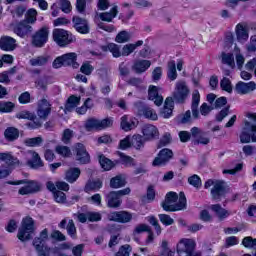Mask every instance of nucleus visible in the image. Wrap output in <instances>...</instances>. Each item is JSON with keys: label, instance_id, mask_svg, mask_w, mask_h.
<instances>
[{"label": "nucleus", "instance_id": "1", "mask_svg": "<svg viewBox=\"0 0 256 256\" xmlns=\"http://www.w3.org/2000/svg\"><path fill=\"white\" fill-rule=\"evenodd\" d=\"M177 199H179L178 203ZM185 207H187V198L183 192H180L179 195L175 192H169L166 195L165 201L162 202V209L164 211H183Z\"/></svg>", "mask_w": 256, "mask_h": 256}, {"label": "nucleus", "instance_id": "2", "mask_svg": "<svg viewBox=\"0 0 256 256\" xmlns=\"http://www.w3.org/2000/svg\"><path fill=\"white\" fill-rule=\"evenodd\" d=\"M197 243L191 238H182L176 245V251L178 256H200L195 252Z\"/></svg>", "mask_w": 256, "mask_h": 256}, {"label": "nucleus", "instance_id": "3", "mask_svg": "<svg viewBox=\"0 0 256 256\" xmlns=\"http://www.w3.org/2000/svg\"><path fill=\"white\" fill-rule=\"evenodd\" d=\"M7 185H24L19 189V195H33L41 191V184L33 180L8 181Z\"/></svg>", "mask_w": 256, "mask_h": 256}, {"label": "nucleus", "instance_id": "4", "mask_svg": "<svg viewBox=\"0 0 256 256\" xmlns=\"http://www.w3.org/2000/svg\"><path fill=\"white\" fill-rule=\"evenodd\" d=\"M129 193H131L130 188H125L122 190L109 192L105 196V201H106L107 207H109L110 209H117V208L121 207V204L123 203L121 198L125 195H129Z\"/></svg>", "mask_w": 256, "mask_h": 256}, {"label": "nucleus", "instance_id": "5", "mask_svg": "<svg viewBox=\"0 0 256 256\" xmlns=\"http://www.w3.org/2000/svg\"><path fill=\"white\" fill-rule=\"evenodd\" d=\"M35 231V222L33 218L26 217L22 220V225L18 230L17 237L19 241L25 242L31 240V235Z\"/></svg>", "mask_w": 256, "mask_h": 256}, {"label": "nucleus", "instance_id": "6", "mask_svg": "<svg viewBox=\"0 0 256 256\" xmlns=\"http://www.w3.org/2000/svg\"><path fill=\"white\" fill-rule=\"evenodd\" d=\"M52 37L53 41H55L56 45L59 47H67V45H71V43L75 41V36H73V34L61 28L54 29Z\"/></svg>", "mask_w": 256, "mask_h": 256}, {"label": "nucleus", "instance_id": "7", "mask_svg": "<svg viewBox=\"0 0 256 256\" xmlns=\"http://www.w3.org/2000/svg\"><path fill=\"white\" fill-rule=\"evenodd\" d=\"M240 143H256V124H253L247 120L244 121V126L241 129L239 135Z\"/></svg>", "mask_w": 256, "mask_h": 256}, {"label": "nucleus", "instance_id": "8", "mask_svg": "<svg viewBox=\"0 0 256 256\" xmlns=\"http://www.w3.org/2000/svg\"><path fill=\"white\" fill-rule=\"evenodd\" d=\"M112 126L113 120L111 118H105L103 120L89 118L84 124L86 131H103V129H107Z\"/></svg>", "mask_w": 256, "mask_h": 256}, {"label": "nucleus", "instance_id": "9", "mask_svg": "<svg viewBox=\"0 0 256 256\" xmlns=\"http://www.w3.org/2000/svg\"><path fill=\"white\" fill-rule=\"evenodd\" d=\"M209 187H213L211 189L212 198L219 201L221 199V195L225 193V182L221 180L209 179L205 182L204 188L209 189Z\"/></svg>", "mask_w": 256, "mask_h": 256}, {"label": "nucleus", "instance_id": "10", "mask_svg": "<svg viewBox=\"0 0 256 256\" xmlns=\"http://www.w3.org/2000/svg\"><path fill=\"white\" fill-rule=\"evenodd\" d=\"M50 30L48 26H43L32 35V45L34 47H44L49 41Z\"/></svg>", "mask_w": 256, "mask_h": 256}, {"label": "nucleus", "instance_id": "11", "mask_svg": "<svg viewBox=\"0 0 256 256\" xmlns=\"http://www.w3.org/2000/svg\"><path fill=\"white\" fill-rule=\"evenodd\" d=\"M235 36L238 43L245 45L249 41V27L247 23L240 22L235 26Z\"/></svg>", "mask_w": 256, "mask_h": 256}, {"label": "nucleus", "instance_id": "12", "mask_svg": "<svg viewBox=\"0 0 256 256\" xmlns=\"http://www.w3.org/2000/svg\"><path fill=\"white\" fill-rule=\"evenodd\" d=\"M189 95V88L184 81H180L176 83V88L173 93V99L176 103H183L187 96Z\"/></svg>", "mask_w": 256, "mask_h": 256}, {"label": "nucleus", "instance_id": "13", "mask_svg": "<svg viewBox=\"0 0 256 256\" xmlns=\"http://www.w3.org/2000/svg\"><path fill=\"white\" fill-rule=\"evenodd\" d=\"M171 159H173V150L164 148L160 150L152 165L154 167H163L166 163L171 161Z\"/></svg>", "mask_w": 256, "mask_h": 256}, {"label": "nucleus", "instance_id": "14", "mask_svg": "<svg viewBox=\"0 0 256 256\" xmlns=\"http://www.w3.org/2000/svg\"><path fill=\"white\" fill-rule=\"evenodd\" d=\"M13 32L21 39H27L33 33V26L23 20L14 26Z\"/></svg>", "mask_w": 256, "mask_h": 256}, {"label": "nucleus", "instance_id": "15", "mask_svg": "<svg viewBox=\"0 0 256 256\" xmlns=\"http://www.w3.org/2000/svg\"><path fill=\"white\" fill-rule=\"evenodd\" d=\"M74 152L76 153V161L81 165H87L91 161V156H89V152L82 143L75 144Z\"/></svg>", "mask_w": 256, "mask_h": 256}, {"label": "nucleus", "instance_id": "16", "mask_svg": "<svg viewBox=\"0 0 256 256\" xmlns=\"http://www.w3.org/2000/svg\"><path fill=\"white\" fill-rule=\"evenodd\" d=\"M108 219L116 223H129L133 219V215L127 211H114L108 214Z\"/></svg>", "mask_w": 256, "mask_h": 256}, {"label": "nucleus", "instance_id": "17", "mask_svg": "<svg viewBox=\"0 0 256 256\" xmlns=\"http://www.w3.org/2000/svg\"><path fill=\"white\" fill-rule=\"evenodd\" d=\"M256 90V83L254 81L243 82L239 81L235 86V91L238 95H249Z\"/></svg>", "mask_w": 256, "mask_h": 256}, {"label": "nucleus", "instance_id": "18", "mask_svg": "<svg viewBox=\"0 0 256 256\" xmlns=\"http://www.w3.org/2000/svg\"><path fill=\"white\" fill-rule=\"evenodd\" d=\"M137 112L140 117H144V119H149L150 121H157L159 119L157 112L153 108L141 103L138 105Z\"/></svg>", "mask_w": 256, "mask_h": 256}, {"label": "nucleus", "instance_id": "19", "mask_svg": "<svg viewBox=\"0 0 256 256\" xmlns=\"http://www.w3.org/2000/svg\"><path fill=\"white\" fill-rule=\"evenodd\" d=\"M0 49L7 52L15 51L17 40L11 36H2L0 38Z\"/></svg>", "mask_w": 256, "mask_h": 256}, {"label": "nucleus", "instance_id": "20", "mask_svg": "<svg viewBox=\"0 0 256 256\" xmlns=\"http://www.w3.org/2000/svg\"><path fill=\"white\" fill-rule=\"evenodd\" d=\"M139 125V120L135 117L124 115L121 117V129L123 131H133Z\"/></svg>", "mask_w": 256, "mask_h": 256}, {"label": "nucleus", "instance_id": "21", "mask_svg": "<svg viewBox=\"0 0 256 256\" xmlns=\"http://www.w3.org/2000/svg\"><path fill=\"white\" fill-rule=\"evenodd\" d=\"M72 23L78 33H82L83 35H87V33H89V23L86 19H83L79 16H74Z\"/></svg>", "mask_w": 256, "mask_h": 256}, {"label": "nucleus", "instance_id": "22", "mask_svg": "<svg viewBox=\"0 0 256 256\" xmlns=\"http://www.w3.org/2000/svg\"><path fill=\"white\" fill-rule=\"evenodd\" d=\"M142 133L146 141H153V139L159 137V130L151 124L144 125L142 127Z\"/></svg>", "mask_w": 256, "mask_h": 256}, {"label": "nucleus", "instance_id": "23", "mask_svg": "<svg viewBox=\"0 0 256 256\" xmlns=\"http://www.w3.org/2000/svg\"><path fill=\"white\" fill-rule=\"evenodd\" d=\"M51 114V104L46 99H43L38 104L37 115L40 119H47Z\"/></svg>", "mask_w": 256, "mask_h": 256}, {"label": "nucleus", "instance_id": "24", "mask_svg": "<svg viewBox=\"0 0 256 256\" xmlns=\"http://www.w3.org/2000/svg\"><path fill=\"white\" fill-rule=\"evenodd\" d=\"M28 154L31 155V159L27 161V165L30 166L31 169H41V167L44 166L39 153L35 151H28Z\"/></svg>", "mask_w": 256, "mask_h": 256}, {"label": "nucleus", "instance_id": "25", "mask_svg": "<svg viewBox=\"0 0 256 256\" xmlns=\"http://www.w3.org/2000/svg\"><path fill=\"white\" fill-rule=\"evenodd\" d=\"M148 99H150V101H154L157 107H160V105H163V96L159 95V88H157L156 86L149 87Z\"/></svg>", "mask_w": 256, "mask_h": 256}, {"label": "nucleus", "instance_id": "26", "mask_svg": "<svg viewBox=\"0 0 256 256\" xmlns=\"http://www.w3.org/2000/svg\"><path fill=\"white\" fill-rule=\"evenodd\" d=\"M201 101V95L199 94V90H194L192 93V115L194 119H199V103Z\"/></svg>", "mask_w": 256, "mask_h": 256}, {"label": "nucleus", "instance_id": "27", "mask_svg": "<svg viewBox=\"0 0 256 256\" xmlns=\"http://www.w3.org/2000/svg\"><path fill=\"white\" fill-rule=\"evenodd\" d=\"M64 60V67H73V69H79V63H77V54L75 52L62 55Z\"/></svg>", "mask_w": 256, "mask_h": 256}, {"label": "nucleus", "instance_id": "28", "mask_svg": "<svg viewBox=\"0 0 256 256\" xmlns=\"http://www.w3.org/2000/svg\"><path fill=\"white\" fill-rule=\"evenodd\" d=\"M118 13H119V7L113 6L109 12H103L97 15L99 19H101V21H106L107 23H111V21H113V19L117 17Z\"/></svg>", "mask_w": 256, "mask_h": 256}, {"label": "nucleus", "instance_id": "29", "mask_svg": "<svg viewBox=\"0 0 256 256\" xmlns=\"http://www.w3.org/2000/svg\"><path fill=\"white\" fill-rule=\"evenodd\" d=\"M173 105V98H166L164 107L160 112V116H162L163 119H169V117L173 115Z\"/></svg>", "mask_w": 256, "mask_h": 256}, {"label": "nucleus", "instance_id": "30", "mask_svg": "<svg viewBox=\"0 0 256 256\" xmlns=\"http://www.w3.org/2000/svg\"><path fill=\"white\" fill-rule=\"evenodd\" d=\"M151 67V61L149 60H137L134 62L132 69L135 71V73H145L147 69Z\"/></svg>", "mask_w": 256, "mask_h": 256}, {"label": "nucleus", "instance_id": "31", "mask_svg": "<svg viewBox=\"0 0 256 256\" xmlns=\"http://www.w3.org/2000/svg\"><path fill=\"white\" fill-rule=\"evenodd\" d=\"M100 49H102L104 52L110 51L115 58L122 57L121 47L115 43L100 46Z\"/></svg>", "mask_w": 256, "mask_h": 256}, {"label": "nucleus", "instance_id": "32", "mask_svg": "<svg viewBox=\"0 0 256 256\" xmlns=\"http://www.w3.org/2000/svg\"><path fill=\"white\" fill-rule=\"evenodd\" d=\"M212 211L215 213V215L220 219V221H223V219H227L231 213L227 211L225 208L221 207L219 204H214L211 206Z\"/></svg>", "mask_w": 256, "mask_h": 256}, {"label": "nucleus", "instance_id": "33", "mask_svg": "<svg viewBox=\"0 0 256 256\" xmlns=\"http://www.w3.org/2000/svg\"><path fill=\"white\" fill-rule=\"evenodd\" d=\"M143 45V40H138L135 44H126L122 48V57H129L137 47H141Z\"/></svg>", "mask_w": 256, "mask_h": 256}, {"label": "nucleus", "instance_id": "34", "mask_svg": "<svg viewBox=\"0 0 256 256\" xmlns=\"http://www.w3.org/2000/svg\"><path fill=\"white\" fill-rule=\"evenodd\" d=\"M0 161H4L8 165H18L20 167L23 166V164L21 163V161H19V159L13 157L9 153H0Z\"/></svg>", "mask_w": 256, "mask_h": 256}, {"label": "nucleus", "instance_id": "35", "mask_svg": "<svg viewBox=\"0 0 256 256\" xmlns=\"http://www.w3.org/2000/svg\"><path fill=\"white\" fill-rule=\"evenodd\" d=\"M49 62V56H36L32 59L29 60V64L32 67H43V65H47V63Z\"/></svg>", "mask_w": 256, "mask_h": 256}, {"label": "nucleus", "instance_id": "36", "mask_svg": "<svg viewBox=\"0 0 256 256\" xmlns=\"http://www.w3.org/2000/svg\"><path fill=\"white\" fill-rule=\"evenodd\" d=\"M4 137L7 141H17V139H19V129L15 127H8L4 131Z\"/></svg>", "mask_w": 256, "mask_h": 256}, {"label": "nucleus", "instance_id": "37", "mask_svg": "<svg viewBox=\"0 0 256 256\" xmlns=\"http://www.w3.org/2000/svg\"><path fill=\"white\" fill-rule=\"evenodd\" d=\"M38 256H51V253L53 254V250L55 248H50L49 246H45V244H37V242L34 245Z\"/></svg>", "mask_w": 256, "mask_h": 256}, {"label": "nucleus", "instance_id": "38", "mask_svg": "<svg viewBox=\"0 0 256 256\" xmlns=\"http://www.w3.org/2000/svg\"><path fill=\"white\" fill-rule=\"evenodd\" d=\"M81 103V97H77L72 95L68 98L67 103L65 105L66 111H73L79 104Z\"/></svg>", "mask_w": 256, "mask_h": 256}, {"label": "nucleus", "instance_id": "39", "mask_svg": "<svg viewBox=\"0 0 256 256\" xmlns=\"http://www.w3.org/2000/svg\"><path fill=\"white\" fill-rule=\"evenodd\" d=\"M79 175H81V170L79 168H72L66 172V181L68 183H75L79 179Z\"/></svg>", "mask_w": 256, "mask_h": 256}, {"label": "nucleus", "instance_id": "40", "mask_svg": "<svg viewBox=\"0 0 256 256\" xmlns=\"http://www.w3.org/2000/svg\"><path fill=\"white\" fill-rule=\"evenodd\" d=\"M126 183L127 182L125 181V178L121 175H118L110 180V187L112 189H119L121 187H125Z\"/></svg>", "mask_w": 256, "mask_h": 256}, {"label": "nucleus", "instance_id": "41", "mask_svg": "<svg viewBox=\"0 0 256 256\" xmlns=\"http://www.w3.org/2000/svg\"><path fill=\"white\" fill-rule=\"evenodd\" d=\"M23 21H25L29 25H35V23H37V10L34 8H30L29 10H27L25 14V20Z\"/></svg>", "mask_w": 256, "mask_h": 256}, {"label": "nucleus", "instance_id": "42", "mask_svg": "<svg viewBox=\"0 0 256 256\" xmlns=\"http://www.w3.org/2000/svg\"><path fill=\"white\" fill-rule=\"evenodd\" d=\"M221 57H222V63L224 65H228V67H231V69H235V56H233V53L223 52L221 54Z\"/></svg>", "mask_w": 256, "mask_h": 256}, {"label": "nucleus", "instance_id": "43", "mask_svg": "<svg viewBox=\"0 0 256 256\" xmlns=\"http://www.w3.org/2000/svg\"><path fill=\"white\" fill-rule=\"evenodd\" d=\"M99 163L102 169H104V171H111V169L115 167V164L113 163V161H111L109 158H106L103 155L99 156Z\"/></svg>", "mask_w": 256, "mask_h": 256}, {"label": "nucleus", "instance_id": "44", "mask_svg": "<svg viewBox=\"0 0 256 256\" xmlns=\"http://www.w3.org/2000/svg\"><path fill=\"white\" fill-rule=\"evenodd\" d=\"M168 79L171 81H175L177 79V65L175 64V61L172 60L168 63Z\"/></svg>", "mask_w": 256, "mask_h": 256}, {"label": "nucleus", "instance_id": "45", "mask_svg": "<svg viewBox=\"0 0 256 256\" xmlns=\"http://www.w3.org/2000/svg\"><path fill=\"white\" fill-rule=\"evenodd\" d=\"M115 41L116 43H127L131 41V33L122 30L116 35Z\"/></svg>", "mask_w": 256, "mask_h": 256}, {"label": "nucleus", "instance_id": "46", "mask_svg": "<svg viewBox=\"0 0 256 256\" xmlns=\"http://www.w3.org/2000/svg\"><path fill=\"white\" fill-rule=\"evenodd\" d=\"M43 143V138L41 136L34 137V138H26L24 140V144L26 147H39Z\"/></svg>", "mask_w": 256, "mask_h": 256}, {"label": "nucleus", "instance_id": "47", "mask_svg": "<svg viewBox=\"0 0 256 256\" xmlns=\"http://www.w3.org/2000/svg\"><path fill=\"white\" fill-rule=\"evenodd\" d=\"M48 239H49V230L45 228L40 232V237H37L34 239L33 245H35V243H37V245H45V241H47Z\"/></svg>", "mask_w": 256, "mask_h": 256}, {"label": "nucleus", "instance_id": "48", "mask_svg": "<svg viewBox=\"0 0 256 256\" xmlns=\"http://www.w3.org/2000/svg\"><path fill=\"white\" fill-rule=\"evenodd\" d=\"M145 141L147 140L139 134L132 137V145L135 147V149H141V147H144Z\"/></svg>", "mask_w": 256, "mask_h": 256}, {"label": "nucleus", "instance_id": "49", "mask_svg": "<svg viewBox=\"0 0 256 256\" xmlns=\"http://www.w3.org/2000/svg\"><path fill=\"white\" fill-rule=\"evenodd\" d=\"M93 108V102H91V98H88L85 100L84 104L76 109V113L78 115H85L87 113V109H92Z\"/></svg>", "mask_w": 256, "mask_h": 256}, {"label": "nucleus", "instance_id": "50", "mask_svg": "<svg viewBox=\"0 0 256 256\" xmlns=\"http://www.w3.org/2000/svg\"><path fill=\"white\" fill-rule=\"evenodd\" d=\"M55 151L58 155H61V157H70L71 156V148L64 145H58L55 148Z\"/></svg>", "mask_w": 256, "mask_h": 256}, {"label": "nucleus", "instance_id": "51", "mask_svg": "<svg viewBox=\"0 0 256 256\" xmlns=\"http://www.w3.org/2000/svg\"><path fill=\"white\" fill-rule=\"evenodd\" d=\"M66 231L70 237L75 239L77 235V227H75V222L73 219L68 220L67 226H66Z\"/></svg>", "mask_w": 256, "mask_h": 256}, {"label": "nucleus", "instance_id": "52", "mask_svg": "<svg viewBox=\"0 0 256 256\" xmlns=\"http://www.w3.org/2000/svg\"><path fill=\"white\" fill-rule=\"evenodd\" d=\"M15 109V104L13 102H0V113H11Z\"/></svg>", "mask_w": 256, "mask_h": 256}, {"label": "nucleus", "instance_id": "53", "mask_svg": "<svg viewBox=\"0 0 256 256\" xmlns=\"http://www.w3.org/2000/svg\"><path fill=\"white\" fill-rule=\"evenodd\" d=\"M101 187H103L101 180L92 181L86 185V191H99Z\"/></svg>", "mask_w": 256, "mask_h": 256}, {"label": "nucleus", "instance_id": "54", "mask_svg": "<svg viewBox=\"0 0 256 256\" xmlns=\"http://www.w3.org/2000/svg\"><path fill=\"white\" fill-rule=\"evenodd\" d=\"M16 118L17 119H28V121H33L35 119V114H33L27 110H23L16 114Z\"/></svg>", "mask_w": 256, "mask_h": 256}, {"label": "nucleus", "instance_id": "55", "mask_svg": "<svg viewBox=\"0 0 256 256\" xmlns=\"http://www.w3.org/2000/svg\"><path fill=\"white\" fill-rule=\"evenodd\" d=\"M54 196V200L56 201V203H67V196L65 195L64 192L60 191V190H56L53 193Z\"/></svg>", "mask_w": 256, "mask_h": 256}, {"label": "nucleus", "instance_id": "56", "mask_svg": "<svg viewBox=\"0 0 256 256\" xmlns=\"http://www.w3.org/2000/svg\"><path fill=\"white\" fill-rule=\"evenodd\" d=\"M148 223L152 225L157 233V235H161V225H159V220L155 218V216H149L147 218Z\"/></svg>", "mask_w": 256, "mask_h": 256}, {"label": "nucleus", "instance_id": "57", "mask_svg": "<svg viewBox=\"0 0 256 256\" xmlns=\"http://www.w3.org/2000/svg\"><path fill=\"white\" fill-rule=\"evenodd\" d=\"M242 245L247 249H253V247H256V238L247 236L242 240Z\"/></svg>", "mask_w": 256, "mask_h": 256}, {"label": "nucleus", "instance_id": "58", "mask_svg": "<svg viewBox=\"0 0 256 256\" xmlns=\"http://www.w3.org/2000/svg\"><path fill=\"white\" fill-rule=\"evenodd\" d=\"M80 71L81 73H83V75H91V73L95 71V68L93 67V65H91V63L84 62L80 67Z\"/></svg>", "mask_w": 256, "mask_h": 256}, {"label": "nucleus", "instance_id": "59", "mask_svg": "<svg viewBox=\"0 0 256 256\" xmlns=\"http://www.w3.org/2000/svg\"><path fill=\"white\" fill-rule=\"evenodd\" d=\"M248 53H256V35L250 37V41L246 45Z\"/></svg>", "mask_w": 256, "mask_h": 256}, {"label": "nucleus", "instance_id": "60", "mask_svg": "<svg viewBox=\"0 0 256 256\" xmlns=\"http://www.w3.org/2000/svg\"><path fill=\"white\" fill-rule=\"evenodd\" d=\"M221 89L223 91H227V93H231L233 91V86H231V80L229 78H223L220 82Z\"/></svg>", "mask_w": 256, "mask_h": 256}, {"label": "nucleus", "instance_id": "61", "mask_svg": "<svg viewBox=\"0 0 256 256\" xmlns=\"http://www.w3.org/2000/svg\"><path fill=\"white\" fill-rule=\"evenodd\" d=\"M188 183L192 185V187L199 189V187H201V178L197 174H194L188 178Z\"/></svg>", "mask_w": 256, "mask_h": 256}, {"label": "nucleus", "instance_id": "62", "mask_svg": "<svg viewBox=\"0 0 256 256\" xmlns=\"http://www.w3.org/2000/svg\"><path fill=\"white\" fill-rule=\"evenodd\" d=\"M71 139H73V130L65 129L62 134V141L65 145H69V143H71Z\"/></svg>", "mask_w": 256, "mask_h": 256}, {"label": "nucleus", "instance_id": "63", "mask_svg": "<svg viewBox=\"0 0 256 256\" xmlns=\"http://www.w3.org/2000/svg\"><path fill=\"white\" fill-rule=\"evenodd\" d=\"M158 217L163 225L169 226V225H173V223H175V220H173V218H171V216H169L167 214H159Z\"/></svg>", "mask_w": 256, "mask_h": 256}, {"label": "nucleus", "instance_id": "64", "mask_svg": "<svg viewBox=\"0 0 256 256\" xmlns=\"http://www.w3.org/2000/svg\"><path fill=\"white\" fill-rule=\"evenodd\" d=\"M131 254V246L124 245L116 253V256H129Z\"/></svg>", "mask_w": 256, "mask_h": 256}]
</instances>
